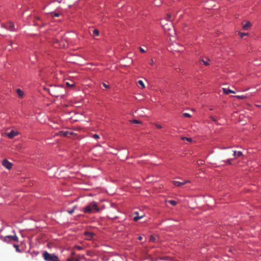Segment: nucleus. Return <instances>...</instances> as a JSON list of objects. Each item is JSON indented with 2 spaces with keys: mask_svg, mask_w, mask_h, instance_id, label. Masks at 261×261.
Returning <instances> with one entry per match:
<instances>
[{
  "mask_svg": "<svg viewBox=\"0 0 261 261\" xmlns=\"http://www.w3.org/2000/svg\"><path fill=\"white\" fill-rule=\"evenodd\" d=\"M99 211L98 204L94 201L90 202L83 208V211L87 214L95 213L99 212Z\"/></svg>",
  "mask_w": 261,
  "mask_h": 261,
  "instance_id": "obj_1",
  "label": "nucleus"
},
{
  "mask_svg": "<svg viewBox=\"0 0 261 261\" xmlns=\"http://www.w3.org/2000/svg\"><path fill=\"white\" fill-rule=\"evenodd\" d=\"M63 88L62 87L60 86H57L55 88H53L50 89L48 90V92L50 93V95H51L53 96L58 97L59 96H62L63 94H62L60 90H62Z\"/></svg>",
  "mask_w": 261,
  "mask_h": 261,
  "instance_id": "obj_2",
  "label": "nucleus"
},
{
  "mask_svg": "<svg viewBox=\"0 0 261 261\" xmlns=\"http://www.w3.org/2000/svg\"><path fill=\"white\" fill-rule=\"evenodd\" d=\"M43 257L46 261H60L58 257L54 254L49 253L45 251L43 254Z\"/></svg>",
  "mask_w": 261,
  "mask_h": 261,
  "instance_id": "obj_3",
  "label": "nucleus"
},
{
  "mask_svg": "<svg viewBox=\"0 0 261 261\" xmlns=\"http://www.w3.org/2000/svg\"><path fill=\"white\" fill-rule=\"evenodd\" d=\"M3 166L6 169L10 170L12 167V163L8 161L7 159H4L2 163Z\"/></svg>",
  "mask_w": 261,
  "mask_h": 261,
  "instance_id": "obj_4",
  "label": "nucleus"
},
{
  "mask_svg": "<svg viewBox=\"0 0 261 261\" xmlns=\"http://www.w3.org/2000/svg\"><path fill=\"white\" fill-rule=\"evenodd\" d=\"M5 134L10 139H12L14 137L17 136L19 134L18 132L14 130H11L10 132H7Z\"/></svg>",
  "mask_w": 261,
  "mask_h": 261,
  "instance_id": "obj_5",
  "label": "nucleus"
},
{
  "mask_svg": "<svg viewBox=\"0 0 261 261\" xmlns=\"http://www.w3.org/2000/svg\"><path fill=\"white\" fill-rule=\"evenodd\" d=\"M84 235L87 240H91L94 237L95 234L92 232L85 231Z\"/></svg>",
  "mask_w": 261,
  "mask_h": 261,
  "instance_id": "obj_6",
  "label": "nucleus"
},
{
  "mask_svg": "<svg viewBox=\"0 0 261 261\" xmlns=\"http://www.w3.org/2000/svg\"><path fill=\"white\" fill-rule=\"evenodd\" d=\"M6 29L10 31H15L14 24L12 22H9L6 26Z\"/></svg>",
  "mask_w": 261,
  "mask_h": 261,
  "instance_id": "obj_7",
  "label": "nucleus"
},
{
  "mask_svg": "<svg viewBox=\"0 0 261 261\" xmlns=\"http://www.w3.org/2000/svg\"><path fill=\"white\" fill-rule=\"evenodd\" d=\"M72 134V132H69L68 131H60L57 134L58 135L64 137H68L69 135H71Z\"/></svg>",
  "mask_w": 261,
  "mask_h": 261,
  "instance_id": "obj_8",
  "label": "nucleus"
},
{
  "mask_svg": "<svg viewBox=\"0 0 261 261\" xmlns=\"http://www.w3.org/2000/svg\"><path fill=\"white\" fill-rule=\"evenodd\" d=\"M7 239H10L14 241H18V237L15 234L14 236H7L4 238V241L7 242Z\"/></svg>",
  "mask_w": 261,
  "mask_h": 261,
  "instance_id": "obj_9",
  "label": "nucleus"
},
{
  "mask_svg": "<svg viewBox=\"0 0 261 261\" xmlns=\"http://www.w3.org/2000/svg\"><path fill=\"white\" fill-rule=\"evenodd\" d=\"M251 24L249 21H247L246 23L243 24V29L244 30H248L251 27Z\"/></svg>",
  "mask_w": 261,
  "mask_h": 261,
  "instance_id": "obj_10",
  "label": "nucleus"
},
{
  "mask_svg": "<svg viewBox=\"0 0 261 261\" xmlns=\"http://www.w3.org/2000/svg\"><path fill=\"white\" fill-rule=\"evenodd\" d=\"M222 90L223 91V92L226 94H228L229 93H235L234 91H233L230 89L225 88H223Z\"/></svg>",
  "mask_w": 261,
  "mask_h": 261,
  "instance_id": "obj_11",
  "label": "nucleus"
},
{
  "mask_svg": "<svg viewBox=\"0 0 261 261\" xmlns=\"http://www.w3.org/2000/svg\"><path fill=\"white\" fill-rule=\"evenodd\" d=\"M16 93L18 96L20 98H22L24 95L23 92L20 89H17Z\"/></svg>",
  "mask_w": 261,
  "mask_h": 261,
  "instance_id": "obj_12",
  "label": "nucleus"
},
{
  "mask_svg": "<svg viewBox=\"0 0 261 261\" xmlns=\"http://www.w3.org/2000/svg\"><path fill=\"white\" fill-rule=\"evenodd\" d=\"M135 214L137 216H135L133 218L134 220L135 221H138L139 219H140L141 218H143L144 217V215H142L141 216H139L138 215V212H135Z\"/></svg>",
  "mask_w": 261,
  "mask_h": 261,
  "instance_id": "obj_13",
  "label": "nucleus"
},
{
  "mask_svg": "<svg viewBox=\"0 0 261 261\" xmlns=\"http://www.w3.org/2000/svg\"><path fill=\"white\" fill-rule=\"evenodd\" d=\"M172 182L174 186L177 187H180L184 185V183H183V182H180L178 181H173Z\"/></svg>",
  "mask_w": 261,
  "mask_h": 261,
  "instance_id": "obj_14",
  "label": "nucleus"
},
{
  "mask_svg": "<svg viewBox=\"0 0 261 261\" xmlns=\"http://www.w3.org/2000/svg\"><path fill=\"white\" fill-rule=\"evenodd\" d=\"M232 155L234 156L235 155H237L238 156H240L242 155V153L241 151H238L237 152L236 151H233Z\"/></svg>",
  "mask_w": 261,
  "mask_h": 261,
  "instance_id": "obj_15",
  "label": "nucleus"
},
{
  "mask_svg": "<svg viewBox=\"0 0 261 261\" xmlns=\"http://www.w3.org/2000/svg\"><path fill=\"white\" fill-rule=\"evenodd\" d=\"M238 99H245L248 97L247 95H236L234 96Z\"/></svg>",
  "mask_w": 261,
  "mask_h": 261,
  "instance_id": "obj_16",
  "label": "nucleus"
},
{
  "mask_svg": "<svg viewBox=\"0 0 261 261\" xmlns=\"http://www.w3.org/2000/svg\"><path fill=\"white\" fill-rule=\"evenodd\" d=\"M93 36H99V31L97 29H94L93 30Z\"/></svg>",
  "mask_w": 261,
  "mask_h": 261,
  "instance_id": "obj_17",
  "label": "nucleus"
},
{
  "mask_svg": "<svg viewBox=\"0 0 261 261\" xmlns=\"http://www.w3.org/2000/svg\"><path fill=\"white\" fill-rule=\"evenodd\" d=\"M201 61H202L203 64L206 65V66H207L209 65V62H210V60L207 59L206 60H204L203 59H201Z\"/></svg>",
  "mask_w": 261,
  "mask_h": 261,
  "instance_id": "obj_18",
  "label": "nucleus"
},
{
  "mask_svg": "<svg viewBox=\"0 0 261 261\" xmlns=\"http://www.w3.org/2000/svg\"><path fill=\"white\" fill-rule=\"evenodd\" d=\"M130 122L131 123H136V124H141L142 123L141 121L138 120H136V119L130 120Z\"/></svg>",
  "mask_w": 261,
  "mask_h": 261,
  "instance_id": "obj_19",
  "label": "nucleus"
},
{
  "mask_svg": "<svg viewBox=\"0 0 261 261\" xmlns=\"http://www.w3.org/2000/svg\"><path fill=\"white\" fill-rule=\"evenodd\" d=\"M162 4V2L160 1H158L157 0H155L154 1V4L155 6H160L161 4Z\"/></svg>",
  "mask_w": 261,
  "mask_h": 261,
  "instance_id": "obj_20",
  "label": "nucleus"
},
{
  "mask_svg": "<svg viewBox=\"0 0 261 261\" xmlns=\"http://www.w3.org/2000/svg\"><path fill=\"white\" fill-rule=\"evenodd\" d=\"M138 84L142 87V88H144L145 87V85L142 80H139L138 81Z\"/></svg>",
  "mask_w": 261,
  "mask_h": 261,
  "instance_id": "obj_21",
  "label": "nucleus"
},
{
  "mask_svg": "<svg viewBox=\"0 0 261 261\" xmlns=\"http://www.w3.org/2000/svg\"><path fill=\"white\" fill-rule=\"evenodd\" d=\"M181 139L182 140H187V141H189V142H191L192 140L191 138H187V137H181Z\"/></svg>",
  "mask_w": 261,
  "mask_h": 261,
  "instance_id": "obj_22",
  "label": "nucleus"
},
{
  "mask_svg": "<svg viewBox=\"0 0 261 261\" xmlns=\"http://www.w3.org/2000/svg\"><path fill=\"white\" fill-rule=\"evenodd\" d=\"M155 237L151 235L149 237V241L151 242H153L155 241Z\"/></svg>",
  "mask_w": 261,
  "mask_h": 261,
  "instance_id": "obj_23",
  "label": "nucleus"
},
{
  "mask_svg": "<svg viewBox=\"0 0 261 261\" xmlns=\"http://www.w3.org/2000/svg\"><path fill=\"white\" fill-rule=\"evenodd\" d=\"M13 246L16 248V250L17 252H21L20 250L19 249V246L18 245L14 244Z\"/></svg>",
  "mask_w": 261,
  "mask_h": 261,
  "instance_id": "obj_24",
  "label": "nucleus"
},
{
  "mask_svg": "<svg viewBox=\"0 0 261 261\" xmlns=\"http://www.w3.org/2000/svg\"><path fill=\"white\" fill-rule=\"evenodd\" d=\"M171 17H172L171 15L170 14H168L167 15V18H166L167 20L171 21H172Z\"/></svg>",
  "mask_w": 261,
  "mask_h": 261,
  "instance_id": "obj_25",
  "label": "nucleus"
},
{
  "mask_svg": "<svg viewBox=\"0 0 261 261\" xmlns=\"http://www.w3.org/2000/svg\"><path fill=\"white\" fill-rule=\"evenodd\" d=\"M168 202L173 205H175L177 202L174 200H169Z\"/></svg>",
  "mask_w": 261,
  "mask_h": 261,
  "instance_id": "obj_26",
  "label": "nucleus"
},
{
  "mask_svg": "<svg viewBox=\"0 0 261 261\" xmlns=\"http://www.w3.org/2000/svg\"><path fill=\"white\" fill-rule=\"evenodd\" d=\"M240 36L241 38H243L244 36L248 35L247 33H239Z\"/></svg>",
  "mask_w": 261,
  "mask_h": 261,
  "instance_id": "obj_27",
  "label": "nucleus"
},
{
  "mask_svg": "<svg viewBox=\"0 0 261 261\" xmlns=\"http://www.w3.org/2000/svg\"><path fill=\"white\" fill-rule=\"evenodd\" d=\"M75 208V206H74L72 210L68 211L67 212L69 214H72L74 212Z\"/></svg>",
  "mask_w": 261,
  "mask_h": 261,
  "instance_id": "obj_28",
  "label": "nucleus"
},
{
  "mask_svg": "<svg viewBox=\"0 0 261 261\" xmlns=\"http://www.w3.org/2000/svg\"><path fill=\"white\" fill-rule=\"evenodd\" d=\"M66 85L68 87H73V86H74V84H73V83L70 84V83H69V82H66Z\"/></svg>",
  "mask_w": 261,
  "mask_h": 261,
  "instance_id": "obj_29",
  "label": "nucleus"
},
{
  "mask_svg": "<svg viewBox=\"0 0 261 261\" xmlns=\"http://www.w3.org/2000/svg\"><path fill=\"white\" fill-rule=\"evenodd\" d=\"M183 116L185 117H191V115L187 113H184Z\"/></svg>",
  "mask_w": 261,
  "mask_h": 261,
  "instance_id": "obj_30",
  "label": "nucleus"
},
{
  "mask_svg": "<svg viewBox=\"0 0 261 261\" xmlns=\"http://www.w3.org/2000/svg\"><path fill=\"white\" fill-rule=\"evenodd\" d=\"M93 138H94V139H97L99 138V136L97 134H94L93 136Z\"/></svg>",
  "mask_w": 261,
  "mask_h": 261,
  "instance_id": "obj_31",
  "label": "nucleus"
},
{
  "mask_svg": "<svg viewBox=\"0 0 261 261\" xmlns=\"http://www.w3.org/2000/svg\"><path fill=\"white\" fill-rule=\"evenodd\" d=\"M53 14V16L55 17H59L60 16V14L58 13H51Z\"/></svg>",
  "mask_w": 261,
  "mask_h": 261,
  "instance_id": "obj_32",
  "label": "nucleus"
},
{
  "mask_svg": "<svg viewBox=\"0 0 261 261\" xmlns=\"http://www.w3.org/2000/svg\"><path fill=\"white\" fill-rule=\"evenodd\" d=\"M139 50H140V51L142 53H145V50L142 47H139Z\"/></svg>",
  "mask_w": 261,
  "mask_h": 261,
  "instance_id": "obj_33",
  "label": "nucleus"
},
{
  "mask_svg": "<svg viewBox=\"0 0 261 261\" xmlns=\"http://www.w3.org/2000/svg\"><path fill=\"white\" fill-rule=\"evenodd\" d=\"M75 247L79 250H82L83 249L82 247L80 246H75Z\"/></svg>",
  "mask_w": 261,
  "mask_h": 261,
  "instance_id": "obj_34",
  "label": "nucleus"
},
{
  "mask_svg": "<svg viewBox=\"0 0 261 261\" xmlns=\"http://www.w3.org/2000/svg\"><path fill=\"white\" fill-rule=\"evenodd\" d=\"M149 64L151 65H152L154 64L153 60L152 59H150V62H149Z\"/></svg>",
  "mask_w": 261,
  "mask_h": 261,
  "instance_id": "obj_35",
  "label": "nucleus"
},
{
  "mask_svg": "<svg viewBox=\"0 0 261 261\" xmlns=\"http://www.w3.org/2000/svg\"><path fill=\"white\" fill-rule=\"evenodd\" d=\"M210 118H211V119H212L214 122H216L217 121H216V119H215V118H214L213 117L211 116V117H210Z\"/></svg>",
  "mask_w": 261,
  "mask_h": 261,
  "instance_id": "obj_36",
  "label": "nucleus"
},
{
  "mask_svg": "<svg viewBox=\"0 0 261 261\" xmlns=\"http://www.w3.org/2000/svg\"><path fill=\"white\" fill-rule=\"evenodd\" d=\"M155 126L158 128H160V129L162 127V126L159 124H156Z\"/></svg>",
  "mask_w": 261,
  "mask_h": 261,
  "instance_id": "obj_37",
  "label": "nucleus"
},
{
  "mask_svg": "<svg viewBox=\"0 0 261 261\" xmlns=\"http://www.w3.org/2000/svg\"><path fill=\"white\" fill-rule=\"evenodd\" d=\"M231 160H232V159H230L227 160V163L228 164H231Z\"/></svg>",
  "mask_w": 261,
  "mask_h": 261,
  "instance_id": "obj_38",
  "label": "nucleus"
},
{
  "mask_svg": "<svg viewBox=\"0 0 261 261\" xmlns=\"http://www.w3.org/2000/svg\"><path fill=\"white\" fill-rule=\"evenodd\" d=\"M190 182V180H185V181L183 182V183H184V185H185L186 184H187V183H189V182Z\"/></svg>",
  "mask_w": 261,
  "mask_h": 261,
  "instance_id": "obj_39",
  "label": "nucleus"
},
{
  "mask_svg": "<svg viewBox=\"0 0 261 261\" xmlns=\"http://www.w3.org/2000/svg\"><path fill=\"white\" fill-rule=\"evenodd\" d=\"M73 259V257H69L67 258V261H71Z\"/></svg>",
  "mask_w": 261,
  "mask_h": 261,
  "instance_id": "obj_40",
  "label": "nucleus"
},
{
  "mask_svg": "<svg viewBox=\"0 0 261 261\" xmlns=\"http://www.w3.org/2000/svg\"><path fill=\"white\" fill-rule=\"evenodd\" d=\"M103 85L106 88H109V86L106 85L105 83H103Z\"/></svg>",
  "mask_w": 261,
  "mask_h": 261,
  "instance_id": "obj_41",
  "label": "nucleus"
},
{
  "mask_svg": "<svg viewBox=\"0 0 261 261\" xmlns=\"http://www.w3.org/2000/svg\"><path fill=\"white\" fill-rule=\"evenodd\" d=\"M71 261H80V259L79 258L74 259V258H73V259Z\"/></svg>",
  "mask_w": 261,
  "mask_h": 261,
  "instance_id": "obj_42",
  "label": "nucleus"
},
{
  "mask_svg": "<svg viewBox=\"0 0 261 261\" xmlns=\"http://www.w3.org/2000/svg\"><path fill=\"white\" fill-rule=\"evenodd\" d=\"M175 50L177 51H182V49H175Z\"/></svg>",
  "mask_w": 261,
  "mask_h": 261,
  "instance_id": "obj_43",
  "label": "nucleus"
},
{
  "mask_svg": "<svg viewBox=\"0 0 261 261\" xmlns=\"http://www.w3.org/2000/svg\"><path fill=\"white\" fill-rule=\"evenodd\" d=\"M198 164L199 165V164H202V161H198Z\"/></svg>",
  "mask_w": 261,
  "mask_h": 261,
  "instance_id": "obj_44",
  "label": "nucleus"
},
{
  "mask_svg": "<svg viewBox=\"0 0 261 261\" xmlns=\"http://www.w3.org/2000/svg\"><path fill=\"white\" fill-rule=\"evenodd\" d=\"M138 239H139V240H141L142 239V237H141V236H140V237H139Z\"/></svg>",
  "mask_w": 261,
  "mask_h": 261,
  "instance_id": "obj_45",
  "label": "nucleus"
},
{
  "mask_svg": "<svg viewBox=\"0 0 261 261\" xmlns=\"http://www.w3.org/2000/svg\"><path fill=\"white\" fill-rule=\"evenodd\" d=\"M74 254V252H72V253H71V255H73Z\"/></svg>",
  "mask_w": 261,
  "mask_h": 261,
  "instance_id": "obj_46",
  "label": "nucleus"
},
{
  "mask_svg": "<svg viewBox=\"0 0 261 261\" xmlns=\"http://www.w3.org/2000/svg\"><path fill=\"white\" fill-rule=\"evenodd\" d=\"M256 106L258 107H261V105H256Z\"/></svg>",
  "mask_w": 261,
  "mask_h": 261,
  "instance_id": "obj_47",
  "label": "nucleus"
}]
</instances>
